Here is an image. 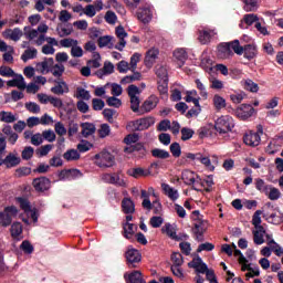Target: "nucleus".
Returning <instances> with one entry per match:
<instances>
[{
  "label": "nucleus",
  "mask_w": 283,
  "mask_h": 283,
  "mask_svg": "<svg viewBox=\"0 0 283 283\" xmlns=\"http://www.w3.org/2000/svg\"><path fill=\"white\" fill-rule=\"evenodd\" d=\"M255 189L261 193H269V189H271V185H268L263 179H255Z\"/></svg>",
  "instance_id": "nucleus-45"
},
{
  "label": "nucleus",
  "mask_w": 283,
  "mask_h": 283,
  "mask_svg": "<svg viewBox=\"0 0 283 283\" xmlns=\"http://www.w3.org/2000/svg\"><path fill=\"white\" fill-rule=\"evenodd\" d=\"M124 277L127 283H146L140 271H133L128 276L125 274Z\"/></svg>",
  "instance_id": "nucleus-33"
},
{
  "label": "nucleus",
  "mask_w": 283,
  "mask_h": 283,
  "mask_svg": "<svg viewBox=\"0 0 283 283\" xmlns=\"http://www.w3.org/2000/svg\"><path fill=\"white\" fill-rule=\"evenodd\" d=\"M181 179L184 180L185 185H193L195 191H200L198 185H202V179L200 176H198V174L187 169L182 171Z\"/></svg>",
  "instance_id": "nucleus-5"
},
{
  "label": "nucleus",
  "mask_w": 283,
  "mask_h": 283,
  "mask_svg": "<svg viewBox=\"0 0 283 283\" xmlns=\"http://www.w3.org/2000/svg\"><path fill=\"white\" fill-rule=\"evenodd\" d=\"M20 249L21 251H23V253H25L27 255H32V253H34V245H32V243H30V241L24 240L21 244H20Z\"/></svg>",
  "instance_id": "nucleus-56"
},
{
  "label": "nucleus",
  "mask_w": 283,
  "mask_h": 283,
  "mask_svg": "<svg viewBox=\"0 0 283 283\" xmlns=\"http://www.w3.org/2000/svg\"><path fill=\"white\" fill-rule=\"evenodd\" d=\"M243 10L245 12H255L258 10V0H245Z\"/></svg>",
  "instance_id": "nucleus-57"
},
{
  "label": "nucleus",
  "mask_w": 283,
  "mask_h": 283,
  "mask_svg": "<svg viewBox=\"0 0 283 283\" xmlns=\"http://www.w3.org/2000/svg\"><path fill=\"white\" fill-rule=\"evenodd\" d=\"M160 99L156 95H150L140 106V114H149L153 109L158 107Z\"/></svg>",
  "instance_id": "nucleus-9"
},
{
  "label": "nucleus",
  "mask_w": 283,
  "mask_h": 283,
  "mask_svg": "<svg viewBox=\"0 0 283 283\" xmlns=\"http://www.w3.org/2000/svg\"><path fill=\"white\" fill-rule=\"evenodd\" d=\"M115 34L119 40V42L115 45V50L123 52V50H125V45H127V41L125 39H127L128 34L125 31V28L120 25L115 29Z\"/></svg>",
  "instance_id": "nucleus-11"
},
{
  "label": "nucleus",
  "mask_w": 283,
  "mask_h": 283,
  "mask_svg": "<svg viewBox=\"0 0 283 283\" xmlns=\"http://www.w3.org/2000/svg\"><path fill=\"white\" fill-rule=\"evenodd\" d=\"M75 98H80L81 101H90L92 98V94H90V91L78 86L75 92Z\"/></svg>",
  "instance_id": "nucleus-42"
},
{
  "label": "nucleus",
  "mask_w": 283,
  "mask_h": 283,
  "mask_svg": "<svg viewBox=\"0 0 283 283\" xmlns=\"http://www.w3.org/2000/svg\"><path fill=\"white\" fill-rule=\"evenodd\" d=\"M235 114L238 118H241V120H247L248 118H251L253 114H255V108H253L251 104H242L237 108Z\"/></svg>",
  "instance_id": "nucleus-10"
},
{
  "label": "nucleus",
  "mask_w": 283,
  "mask_h": 283,
  "mask_svg": "<svg viewBox=\"0 0 283 283\" xmlns=\"http://www.w3.org/2000/svg\"><path fill=\"white\" fill-rule=\"evenodd\" d=\"M8 87H18V90H25V78L21 74H14L12 80L7 82Z\"/></svg>",
  "instance_id": "nucleus-20"
},
{
  "label": "nucleus",
  "mask_w": 283,
  "mask_h": 283,
  "mask_svg": "<svg viewBox=\"0 0 283 283\" xmlns=\"http://www.w3.org/2000/svg\"><path fill=\"white\" fill-rule=\"evenodd\" d=\"M155 123L154 117L139 118L130 122V129L132 132H145V129H149Z\"/></svg>",
  "instance_id": "nucleus-6"
},
{
  "label": "nucleus",
  "mask_w": 283,
  "mask_h": 283,
  "mask_svg": "<svg viewBox=\"0 0 283 283\" xmlns=\"http://www.w3.org/2000/svg\"><path fill=\"white\" fill-rule=\"evenodd\" d=\"M24 107L31 114H40L41 113V106L34 102H27L24 104Z\"/></svg>",
  "instance_id": "nucleus-58"
},
{
  "label": "nucleus",
  "mask_w": 283,
  "mask_h": 283,
  "mask_svg": "<svg viewBox=\"0 0 283 283\" xmlns=\"http://www.w3.org/2000/svg\"><path fill=\"white\" fill-rule=\"evenodd\" d=\"M243 54L244 59H248V61L255 59V56H258V46L255 44H248L243 46Z\"/></svg>",
  "instance_id": "nucleus-31"
},
{
  "label": "nucleus",
  "mask_w": 283,
  "mask_h": 283,
  "mask_svg": "<svg viewBox=\"0 0 283 283\" xmlns=\"http://www.w3.org/2000/svg\"><path fill=\"white\" fill-rule=\"evenodd\" d=\"M122 210L124 213L132 216V213H135V211H136V205L134 203V201L132 199L124 198L122 200Z\"/></svg>",
  "instance_id": "nucleus-30"
},
{
  "label": "nucleus",
  "mask_w": 283,
  "mask_h": 283,
  "mask_svg": "<svg viewBox=\"0 0 283 283\" xmlns=\"http://www.w3.org/2000/svg\"><path fill=\"white\" fill-rule=\"evenodd\" d=\"M252 235L254 244L260 247L264 244V235H266V230L264 228H254Z\"/></svg>",
  "instance_id": "nucleus-25"
},
{
  "label": "nucleus",
  "mask_w": 283,
  "mask_h": 283,
  "mask_svg": "<svg viewBox=\"0 0 283 283\" xmlns=\"http://www.w3.org/2000/svg\"><path fill=\"white\" fill-rule=\"evenodd\" d=\"M243 86L244 90H247L248 92H252L254 94H256V92H260V86L258 85V83L253 82V80H245L243 82Z\"/></svg>",
  "instance_id": "nucleus-47"
},
{
  "label": "nucleus",
  "mask_w": 283,
  "mask_h": 283,
  "mask_svg": "<svg viewBox=\"0 0 283 283\" xmlns=\"http://www.w3.org/2000/svg\"><path fill=\"white\" fill-rule=\"evenodd\" d=\"M216 34H217L216 30L203 29L202 31H199V41L203 45H207V43H210L212 36H216Z\"/></svg>",
  "instance_id": "nucleus-24"
},
{
  "label": "nucleus",
  "mask_w": 283,
  "mask_h": 283,
  "mask_svg": "<svg viewBox=\"0 0 283 283\" xmlns=\"http://www.w3.org/2000/svg\"><path fill=\"white\" fill-rule=\"evenodd\" d=\"M63 158L70 163L72 160H78V158H81V154L76 149H69L64 153Z\"/></svg>",
  "instance_id": "nucleus-44"
},
{
  "label": "nucleus",
  "mask_w": 283,
  "mask_h": 283,
  "mask_svg": "<svg viewBox=\"0 0 283 283\" xmlns=\"http://www.w3.org/2000/svg\"><path fill=\"white\" fill-rule=\"evenodd\" d=\"M158 54H160V51L156 48H151L146 52L145 56V65L146 67H154V64L156 63V60L158 59Z\"/></svg>",
  "instance_id": "nucleus-18"
},
{
  "label": "nucleus",
  "mask_w": 283,
  "mask_h": 283,
  "mask_svg": "<svg viewBox=\"0 0 283 283\" xmlns=\"http://www.w3.org/2000/svg\"><path fill=\"white\" fill-rule=\"evenodd\" d=\"M259 18L254 13H249L243 17V20L239 24L242 30L247 29V25H253V23H259Z\"/></svg>",
  "instance_id": "nucleus-34"
},
{
  "label": "nucleus",
  "mask_w": 283,
  "mask_h": 283,
  "mask_svg": "<svg viewBox=\"0 0 283 283\" xmlns=\"http://www.w3.org/2000/svg\"><path fill=\"white\" fill-rule=\"evenodd\" d=\"M199 163H201V165H205V167L209 171H214V169H216V167L213 165H211V159L207 156H203L202 154L199 156Z\"/></svg>",
  "instance_id": "nucleus-60"
},
{
  "label": "nucleus",
  "mask_w": 283,
  "mask_h": 283,
  "mask_svg": "<svg viewBox=\"0 0 283 283\" xmlns=\"http://www.w3.org/2000/svg\"><path fill=\"white\" fill-rule=\"evenodd\" d=\"M126 260L129 264H133V266H136L134 264H137V262H140L143 256L140 255V252L132 247H128V250L125 253Z\"/></svg>",
  "instance_id": "nucleus-19"
},
{
  "label": "nucleus",
  "mask_w": 283,
  "mask_h": 283,
  "mask_svg": "<svg viewBox=\"0 0 283 283\" xmlns=\"http://www.w3.org/2000/svg\"><path fill=\"white\" fill-rule=\"evenodd\" d=\"M10 233H11V238H13V240H22L23 237V224H21V222H14L11 224V229H10Z\"/></svg>",
  "instance_id": "nucleus-28"
},
{
  "label": "nucleus",
  "mask_w": 283,
  "mask_h": 283,
  "mask_svg": "<svg viewBox=\"0 0 283 283\" xmlns=\"http://www.w3.org/2000/svg\"><path fill=\"white\" fill-rule=\"evenodd\" d=\"M51 92L56 96H63V94L70 93V86L65 81L59 80V81H55V85L51 87Z\"/></svg>",
  "instance_id": "nucleus-16"
},
{
  "label": "nucleus",
  "mask_w": 283,
  "mask_h": 283,
  "mask_svg": "<svg viewBox=\"0 0 283 283\" xmlns=\"http://www.w3.org/2000/svg\"><path fill=\"white\" fill-rule=\"evenodd\" d=\"M193 134H196V132L189 127L181 128V140H191Z\"/></svg>",
  "instance_id": "nucleus-62"
},
{
  "label": "nucleus",
  "mask_w": 283,
  "mask_h": 283,
  "mask_svg": "<svg viewBox=\"0 0 283 283\" xmlns=\"http://www.w3.org/2000/svg\"><path fill=\"white\" fill-rule=\"evenodd\" d=\"M2 134L7 136L10 145H17V140H19V134L14 133L12 126H10L9 124L4 125L2 128Z\"/></svg>",
  "instance_id": "nucleus-22"
},
{
  "label": "nucleus",
  "mask_w": 283,
  "mask_h": 283,
  "mask_svg": "<svg viewBox=\"0 0 283 283\" xmlns=\"http://www.w3.org/2000/svg\"><path fill=\"white\" fill-rule=\"evenodd\" d=\"M156 76L159 78V81H169V73L167 71V67L165 66L157 67Z\"/></svg>",
  "instance_id": "nucleus-54"
},
{
  "label": "nucleus",
  "mask_w": 283,
  "mask_h": 283,
  "mask_svg": "<svg viewBox=\"0 0 283 283\" xmlns=\"http://www.w3.org/2000/svg\"><path fill=\"white\" fill-rule=\"evenodd\" d=\"M34 156V148L32 146H27L22 150V160H30Z\"/></svg>",
  "instance_id": "nucleus-64"
},
{
  "label": "nucleus",
  "mask_w": 283,
  "mask_h": 283,
  "mask_svg": "<svg viewBox=\"0 0 283 283\" xmlns=\"http://www.w3.org/2000/svg\"><path fill=\"white\" fill-rule=\"evenodd\" d=\"M263 211L262 210H256L252 217V224L254 229H263L264 227L262 226V216Z\"/></svg>",
  "instance_id": "nucleus-46"
},
{
  "label": "nucleus",
  "mask_w": 283,
  "mask_h": 283,
  "mask_svg": "<svg viewBox=\"0 0 283 283\" xmlns=\"http://www.w3.org/2000/svg\"><path fill=\"white\" fill-rule=\"evenodd\" d=\"M128 96L130 98V109L135 114L139 112L140 114V97H138V94H140V88L136 85H129L127 88Z\"/></svg>",
  "instance_id": "nucleus-3"
},
{
  "label": "nucleus",
  "mask_w": 283,
  "mask_h": 283,
  "mask_svg": "<svg viewBox=\"0 0 283 283\" xmlns=\"http://www.w3.org/2000/svg\"><path fill=\"white\" fill-rule=\"evenodd\" d=\"M174 59L178 61L179 67H182V65H185L187 62V59H189V54L187 53L186 49H176L174 51Z\"/></svg>",
  "instance_id": "nucleus-26"
},
{
  "label": "nucleus",
  "mask_w": 283,
  "mask_h": 283,
  "mask_svg": "<svg viewBox=\"0 0 283 283\" xmlns=\"http://www.w3.org/2000/svg\"><path fill=\"white\" fill-rule=\"evenodd\" d=\"M54 65V57H44L42 62L36 63L35 70L40 74H50Z\"/></svg>",
  "instance_id": "nucleus-12"
},
{
  "label": "nucleus",
  "mask_w": 283,
  "mask_h": 283,
  "mask_svg": "<svg viewBox=\"0 0 283 283\" xmlns=\"http://www.w3.org/2000/svg\"><path fill=\"white\" fill-rule=\"evenodd\" d=\"M243 142L248 147H258L262 142V137L260 136V133L250 130L243 136Z\"/></svg>",
  "instance_id": "nucleus-13"
},
{
  "label": "nucleus",
  "mask_w": 283,
  "mask_h": 283,
  "mask_svg": "<svg viewBox=\"0 0 283 283\" xmlns=\"http://www.w3.org/2000/svg\"><path fill=\"white\" fill-rule=\"evenodd\" d=\"M38 54L39 51L35 48L28 46L21 55V61H23V63H28V61L36 59Z\"/></svg>",
  "instance_id": "nucleus-32"
},
{
  "label": "nucleus",
  "mask_w": 283,
  "mask_h": 283,
  "mask_svg": "<svg viewBox=\"0 0 283 283\" xmlns=\"http://www.w3.org/2000/svg\"><path fill=\"white\" fill-rule=\"evenodd\" d=\"M102 180L108 185H114L115 187H127V180H125V177H123L120 172L104 174Z\"/></svg>",
  "instance_id": "nucleus-4"
},
{
  "label": "nucleus",
  "mask_w": 283,
  "mask_h": 283,
  "mask_svg": "<svg viewBox=\"0 0 283 283\" xmlns=\"http://www.w3.org/2000/svg\"><path fill=\"white\" fill-rule=\"evenodd\" d=\"M96 133V126L93 123H82V136L88 138Z\"/></svg>",
  "instance_id": "nucleus-38"
},
{
  "label": "nucleus",
  "mask_w": 283,
  "mask_h": 283,
  "mask_svg": "<svg viewBox=\"0 0 283 283\" xmlns=\"http://www.w3.org/2000/svg\"><path fill=\"white\" fill-rule=\"evenodd\" d=\"M268 247L272 249V251L275 253V255H277V258H281V255H283V248L280 244H277L275 240L271 239L268 242Z\"/></svg>",
  "instance_id": "nucleus-51"
},
{
  "label": "nucleus",
  "mask_w": 283,
  "mask_h": 283,
  "mask_svg": "<svg viewBox=\"0 0 283 283\" xmlns=\"http://www.w3.org/2000/svg\"><path fill=\"white\" fill-rule=\"evenodd\" d=\"M105 107V101L101 98H93L92 99V108L94 112H101Z\"/></svg>",
  "instance_id": "nucleus-63"
},
{
  "label": "nucleus",
  "mask_w": 283,
  "mask_h": 283,
  "mask_svg": "<svg viewBox=\"0 0 283 283\" xmlns=\"http://www.w3.org/2000/svg\"><path fill=\"white\" fill-rule=\"evenodd\" d=\"M161 189L165 196H167L169 200H172V202H176V200L180 198V193L178 192V189L170 187L169 184H161Z\"/></svg>",
  "instance_id": "nucleus-21"
},
{
  "label": "nucleus",
  "mask_w": 283,
  "mask_h": 283,
  "mask_svg": "<svg viewBox=\"0 0 283 283\" xmlns=\"http://www.w3.org/2000/svg\"><path fill=\"white\" fill-rule=\"evenodd\" d=\"M263 218L269 222L270 224H282L283 223V216H277L276 213H264Z\"/></svg>",
  "instance_id": "nucleus-39"
},
{
  "label": "nucleus",
  "mask_w": 283,
  "mask_h": 283,
  "mask_svg": "<svg viewBox=\"0 0 283 283\" xmlns=\"http://www.w3.org/2000/svg\"><path fill=\"white\" fill-rule=\"evenodd\" d=\"M128 176L132 178H146V176H150L151 171L150 170H145L143 168H130L127 171Z\"/></svg>",
  "instance_id": "nucleus-35"
},
{
  "label": "nucleus",
  "mask_w": 283,
  "mask_h": 283,
  "mask_svg": "<svg viewBox=\"0 0 283 283\" xmlns=\"http://www.w3.org/2000/svg\"><path fill=\"white\" fill-rule=\"evenodd\" d=\"M151 154H153L154 158H160L161 160H165L171 156L169 154V151H167L165 149H160V148L153 149Z\"/></svg>",
  "instance_id": "nucleus-50"
},
{
  "label": "nucleus",
  "mask_w": 283,
  "mask_h": 283,
  "mask_svg": "<svg viewBox=\"0 0 283 283\" xmlns=\"http://www.w3.org/2000/svg\"><path fill=\"white\" fill-rule=\"evenodd\" d=\"M193 233L197 235V239L202 238L205 235V231H207V221L205 220H199L195 221L193 223Z\"/></svg>",
  "instance_id": "nucleus-29"
},
{
  "label": "nucleus",
  "mask_w": 283,
  "mask_h": 283,
  "mask_svg": "<svg viewBox=\"0 0 283 283\" xmlns=\"http://www.w3.org/2000/svg\"><path fill=\"white\" fill-rule=\"evenodd\" d=\"M33 188L35 189V191L38 192H43V191H48V189H50L51 187V181L50 179H48V177H39L33 179Z\"/></svg>",
  "instance_id": "nucleus-15"
},
{
  "label": "nucleus",
  "mask_w": 283,
  "mask_h": 283,
  "mask_svg": "<svg viewBox=\"0 0 283 283\" xmlns=\"http://www.w3.org/2000/svg\"><path fill=\"white\" fill-rule=\"evenodd\" d=\"M0 122L7 123L8 125L12 123H17V115H14L12 112L1 111L0 112Z\"/></svg>",
  "instance_id": "nucleus-37"
},
{
  "label": "nucleus",
  "mask_w": 283,
  "mask_h": 283,
  "mask_svg": "<svg viewBox=\"0 0 283 283\" xmlns=\"http://www.w3.org/2000/svg\"><path fill=\"white\" fill-rule=\"evenodd\" d=\"M52 149H54V145L46 144V145L41 146L40 148L36 149V155L40 158H43L44 156H48V154H50Z\"/></svg>",
  "instance_id": "nucleus-52"
},
{
  "label": "nucleus",
  "mask_w": 283,
  "mask_h": 283,
  "mask_svg": "<svg viewBox=\"0 0 283 283\" xmlns=\"http://www.w3.org/2000/svg\"><path fill=\"white\" fill-rule=\"evenodd\" d=\"M265 196H268L269 200H280V198L282 197V192H280V189L270 186L268 193H265Z\"/></svg>",
  "instance_id": "nucleus-49"
},
{
  "label": "nucleus",
  "mask_w": 283,
  "mask_h": 283,
  "mask_svg": "<svg viewBox=\"0 0 283 283\" xmlns=\"http://www.w3.org/2000/svg\"><path fill=\"white\" fill-rule=\"evenodd\" d=\"M18 213L19 210L14 206L4 208V210L0 212V227H10V224H12V217Z\"/></svg>",
  "instance_id": "nucleus-7"
},
{
  "label": "nucleus",
  "mask_w": 283,
  "mask_h": 283,
  "mask_svg": "<svg viewBox=\"0 0 283 283\" xmlns=\"http://www.w3.org/2000/svg\"><path fill=\"white\" fill-rule=\"evenodd\" d=\"M4 36L6 39H10L11 41H19L21 36H23V31L21 29L15 28L13 30L8 29L4 31Z\"/></svg>",
  "instance_id": "nucleus-36"
},
{
  "label": "nucleus",
  "mask_w": 283,
  "mask_h": 283,
  "mask_svg": "<svg viewBox=\"0 0 283 283\" xmlns=\"http://www.w3.org/2000/svg\"><path fill=\"white\" fill-rule=\"evenodd\" d=\"M140 56H143L140 53H134L130 56V62L128 65H130V72H136V67H138V63H140Z\"/></svg>",
  "instance_id": "nucleus-55"
},
{
  "label": "nucleus",
  "mask_w": 283,
  "mask_h": 283,
  "mask_svg": "<svg viewBox=\"0 0 283 283\" xmlns=\"http://www.w3.org/2000/svg\"><path fill=\"white\" fill-rule=\"evenodd\" d=\"M228 44L230 45V49L233 50L234 54H238L239 56H242V54H244V48L240 45L239 40L228 42Z\"/></svg>",
  "instance_id": "nucleus-48"
},
{
  "label": "nucleus",
  "mask_w": 283,
  "mask_h": 283,
  "mask_svg": "<svg viewBox=\"0 0 283 283\" xmlns=\"http://www.w3.org/2000/svg\"><path fill=\"white\" fill-rule=\"evenodd\" d=\"M95 165H97V167L109 168L116 165V160L112 153L104 150L95 155Z\"/></svg>",
  "instance_id": "nucleus-2"
},
{
  "label": "nucleus",
  "mask_w": 283,
  "mask_h": 283,
  "mask_svg": "<svg viewBox=\"0 0 283 283\" xmlns=\"http://www.w3.org/2000/svg\"><path fill=\"white\" fill-rule=\"evenodd\" d=\"M233 127H235V122L230 115H222L214 122V129L221 136L229 134V132H233Z\"/></svg>",
  "instance_id": "nucleus-1"
},
{
  "label": "nucleus",
  "mask_w": 283,
  "mask_h": 283,
  "mask_svg": "<svg viewBox=\"0 0 283 283\" xmlns=\"http://www.w3.org/2000/svg\"><path fill=\"white\" fill-rule=\"evenodd\" d=\"M161 233H166V235H168V238H170V240H176L177 242H179V240H180V237H178V234H176V226H174L171 223H166L161 228Z\"/></svg>",
  "instance_id": "nucleus-27"
},
{
  "label": "nucleus",
  "mask_w": 283,
  "mask_h": 283,
  "mask_svg": "<svg viewBox=\"0 0 283 283\" xmlns=\"http://www.w3.org/2000/svg\"><path fill=\"white\" fill-rule=\"evenodd\" d=\"M217 56L222 61L231 59V56H233V50H231L229 42L221 43L218 45Z\"/></svg>",
  "instance_id": "nucleus-14"
},
{
  "label": "nucleus",
  "mask_w": 283,
  "mask_h": 283,
  "mask_svg": "<svg viewBox=\"0 0 283 283\" xmlns=\"http://www.w3.org/2000/svg\"><path fill=\"white\" fill-rule=\"evenodd\" d=\"M65 73V66L63 64H53L49 74H52L55 78H61Z\"/></svg>",
  "instance_id": "nucleus-40"
},
{
  "label": "nucleus",
  "mask_w": 283,
  "mask_h": 283,
  "mask_svg": "<svg viewBox=\"0 0 283 283\" xmlns=\"http://www.w3.org/2000/svg\"><path fill=\"white\" fill-rule=\"evenodd\" d=\"M42 138L43 140H48V143H54L56 140V134L52 129L43 130Z\"/></svg>",
  "instance_id": "nucleus-61"
},
{
  "label": "nucleus",
  "mask_w": 283,
  "mask_h": 283,
  "mask_svg": "<svg viewBox=\"0 0 283 283\" xmlns=\"http://www.w3.org/2000/svg\"><path fill=\"white\" fill-rule=\"evenodd\" d=\"M83 174L78 169H70V170H62L60 172L61 180H75V178H81Z\"/></svg>",
  "instance_id": "nucleus-23"
},
{
  "label": "nucleus",
  "mask_w": 283,
  "mask_h": 283,
  "mask_svg": "<svg viewBox=\"0 0 283 283\" xmlns=\"http://www.w3.org/2000/svg\"><path fill=\"white\" fill-rule=\"evenodd\" d=\"M212 103L214 105V109H217L218 112H220V109H224V107H227V99H224V97L216 94L212 98Z\"/></svg>",
  "instance_id": "nucleus-41"
},
{
  "label": "nucleus",
  "mask_w": 283,
  "mask_h": 283,
  "mask_svg": "<svg viewBox=\"0 0 283 283\" xmlns=\"http://www.w3.org/2000/svg\"><path fill=\"white\" fill-rule=\"evenodd\" d=\"M124 237L129 240L132 238V235H134L135 233V227H134V223H129V222H126L124 223Z\"/></svg>",
  "instance_id": "nucleus-59"
},
{
  "label": "nucleus",
  "mask_w": 283,
  "mask_h": 283,
  "mask_svg": "<svg viewBox=\"0 0 283 283\" xmlns=\"http://www.w3.org/2000/svg\"><path fill=\"white\" fill-rule=\"evenodd\" d=\"M73 31H74V29L72 28V24L59 25L56 28V32H57L59 36H61V38L70 36V34H72Z\"/></svg>",
  "instance_id": "nucleus-43"
},
{
  "label": "nucleus",
  "mask_w": 283,
  "mask_h": 283,
  "mask_svg": "<svg viewBox=\"0 0 283 283\" xmlns=\"http://www.w3.org/2000/svg\"><path fill=\"white\" fill-rule=\"evenodd\" d=\"M17 202L19 203L20 209L24 211V213H30V211H32V207L30 206V201H28V199L19 197Z\"/></svg>",
  "instance_id": "nucleus-53"
},
{
  "label": "nucleus",
  "mask_w": 283,
  "mask_h": 283,
  "mask_svg": "<svg viewBox=\"0 0 283 283\" xmlns=\"http://www.w3.org/2000/svg\"><path fill=\"white\" fill-rule=\"evenodd\" d=\"M137 19L142 23H149V21H151V19H154V13L151 11V8L144 7V8L138 9Z\"/></svg>",
  "instance_id": "nucleus-17"
},
{
  "label": "nucleus",
  "mask_w": 283,
  "mask_h": 283,
  "mask_svg": "<svg viewBox=\"0 0 283 283\" xmlns=\"http://www.w3.org/2000/svg\"><path fill=\"white\" fill-rule=\"evenodd\" d=\"M7 169H12L21 165V157L17 153H9L7 156L0 158V167L3 166Z\"/></svg>",
  "instance_id": "nucleus-8"
}]
</instances>
